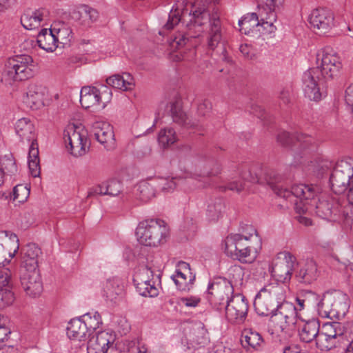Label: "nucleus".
<instances>
[{
    "instance_id": "nucleus-1",
    "label": "nucleus",
    "mask_w": 353,
    "mask_h": 353,
    "mask_svg": "<svg viewBox=\"0 0 353 353\" xmlns=\"http://www.w3.org/2000/svg\"><path fill=\"white\" fill-rule=\"evenodd\" d=\"M186 0H176L170 11L167 22L163 27V30H172L179 22L185 24L190 31L194 34L186 35L178 33L172 37L169 44L174 50H180L185 46L192 47V39L197 37L203 31L202 26L210 23V30L208 37V50L214 51L221 56V59L228 61L225 43L222 39L221 23L219 14L215 12L212 14L205 8H198L188 12L186 8Z\"/></svg>"
},
{
    "instance_id": "nucleus-2",
    "label": "nucleus",
    "mask_w": 353,
    "mask_h": 353,
    "mask_svg": "<svg viewBox=\"0 0 353 353\" xmlns=\"http://www.w3.org/2000/svg\"><path fill=\"white\" fill-rule=\"evenodd\" d=\"M268 183L274 193L285 199L294 197L300 200L295 201V209L299 213H304L310 207L315 206L316 214L320 218L328 221H336L340 219V204L337 198L330 195H322L316 203L314 199L318 188L313 185L298 184L290 190L288 187V179L283 175L274 171L268 174Z\"/></svg>"
},
{
    "instance_id": "nucleus-3",
    "label": "nucleus",
    "mask_w": 353,
    "mask_h": 353,
    "mask_svg": "<svg viewBox=\"0 0 353 353\" xmlns=\"http://www.w3.org/2000/svg\"><path fill=\"white\" fill-rule=\"evenodd\" d=\"M316 60L318 66L305 71L302 77L305 96L314 101L322 99L321 86L324 80L337 76L342 68L339 57L329 48L321 50L317 53Z\"/></svg>"
},
{
    "instance_id": "nucleus-4",
    "label": "nucleus",
    "mask_w": 353,
    "mask_h": 353,
    "mask_svg": "<svg viewBox=\"0 0 353 353\" xmlns=\"http://www.w3.org/2000/svg\"><path fill=\"white\" fill-rule=\"evenodd\" d=\"M168 224L160 219L143 220L136 228L138 242L144 246L157 248L165 244L169 237Z\"/></svg>"
},
{
    "instance_id": "nucleus-5",
    "label": "nucleus",
    "mask_w": 353,
    "mask_h": 353,
    "mask_svg": "<svg viewBox=\"0 0 353 353\" xmlns=\"http://www.w3.org/2000/svg\"><path fill=\"white\" fill-rule=\"evenodd\" d=\"M351 327L349 322L325 323L315 341L316 347L321 351H328L340 346L345 341H349L347 335L350 333Z\"/></svg>"
},
{
    "instance_id": "nucleus-6",
    "label": "nucleus",
    "mask_w": 353,
    "mask_h": 353,
    "mask_svg": "<svg viewBox=\"0 0 353 353\" xmlns=\"http://www.w3.org/2000/svg\"><path fill=\"white\" fill-rule=\"evenodd\" d=\"M285 299L283 287L278 284H269L260 290L256 294L254 306L261 316H271L272 318L280 303Z\"/></svg>"
},
{
    "instance_id": "nucleus-7",
    "label": "nucleus",
    "mask_w": 353,
    "mask_h": 353,
    "mask_svg": "<svg viewBox=\"0 0 353 353\" xmlns=\"http://www.w3.org/2000/svg\"><path fill=\"white\" fill-rule=\"evenodd\" d=\"M346 294L334 291L325 292L317 304L319 313L324 317L339 319L347 310Z\"/></svg>"
},
{
    "instance_id": "nucleus-8",
    "label": "nucleus",
    "mask_w": 353,
    "mask_h": 353,
    "mask_svg": "<svg viewBox=\"0 0 353 353\" xmlns=\"http://www.w3.org/2000/svg\"><path fill=\"white\" fill-rule=\"evenodd\" d=\"M234 295L233 285L225 279H220L208 285L207 299L216 310H223Z\"/></svg>"
},
{
    "instance_id": "nucleus-9",
    "label": "nucleus",
    "mask_w": 353,
    "mask_h": 353,
    "mask_svg": "<svg viewBox=\"0 0 353 353\" xmlns=\"http://www.w3.org/2000/svg\"><path fill=\"white\" fill-rule=\"evenodd\" d=\"M261 248L248 241V239L240 236L239 234H231L225 241V253L243 263L248 262L247 258L250 256L252 250L256 252Z\"/></svg>"
},
{
    "instance_id": "nucleus-10",
    "label": "nucleus",
    "mask_w": 353,
    "mask_h": 353,
    "mask_svg": "<svg viewBox=\"0 0 353 353\" xmlns=\"http://www.w3.org/2000/svg\"><path fill=\"white\" fill-rule=\"evenodd\" d=\"M63 139L66 148L75 157L83 156L88 151V141L85 132H81L79 127L68 125L64 130Z\"/></svg>"
},
{
    "instance_id": "nucleus-11",
    "label": "nucleus",
    "mask_w": 353,
    "mask_h": 353,
    "mask_svg": "<svg viewBox=\"0 0 353 353\" xmlns=\"http://www.w3.org/2000/svg\"><path fill=\"white\" fill-rule=\"evenodd\" d=\"M353 181V166L346 161H341L336 165L330 178L331 188L336 194L343 193L351 186Z\"/></svg>"
},
{
    "instance_id": "nucleus-12",
    "label": "nucleus",
    "mask_w": 353,
    "mask_h": 353,
    "mask_svg": "<svg viewBox=\"0 0 353 353\" xmlns=\"http://www.w3.org/2000/svg\"><path fill=\"white\" fill-rule=\"evenodd\" d=\"M225 312V318L232 324H243L247 316L249 310L248 301L241 294H236L231 297L230 301L223 308Z\"/></svg>"
},
{
    "instance_id": "nucleus-13",
    "label": "nucleus",
    "mask_w": 353,
    "mask_h": 353,
    "mask_svg": "<svg viewBox=\"0 0 353 353\" xmlns=\"http://www.w3.org/2000/svg\"><path fill=\"white\" fill-rule=\"evenodd\" d=\"M153 277V271L148 265L142 266L137 272L133 278V282L137 291L143 296L155 297L159 294V290L154 281L150 278Z\"/></svg>"
},
{
    "instance_id": "nucleus-14",
    "label": "nucleus",
    "mask_w": 353,
    "mask_h": 353,
    "mask_svg": "<svg viewBox=\"0 0 353 353\" xmlns=\"http://www.w3.org/2000/svg\"><path fill=\"white\" fill-rule=\"evenodd\" d=\"M297 312L294 305L290 302L283 301L274 315L272 321L275 323L276 332H283L296 322Z\"/></svg>"
},
{
    "instance_id": "nucleus-15",
    "label": "nucleus",
    "mask_w": 353,
    "mask_h": 353,
    "mask_svg": "<svg viewBox=\"0 0 353 353\" xmlns=\"http://www.w3.org/2000/svg\"><path fill=\"white\" fill-rule=\"evenodd\" d=\"M334 14L326 8L313 10L309 17L310 25L320 35L327 33L334 26Z\"/></svg>"
},
{
    "instance_id": "nucleus-16",
    "label": "nucleus",
    "mask_w": 353,
    "mask_h": 353,
    "mask_svg": "<svg viewBox=\"0 0 353 353\" xmlns=\"http://www.w3.org/2000/svg\"><path fill=\"white\" fill-rule=\"evenodd\" d=\"M99 11L86 4H81L70 12L72 20L83 29L88 28L99 19Z\"/></svg>"
},
{
    "instance_id": "nucleus-17",
    "label": "nucleus",
    "mask_w": 353,
    "mask_h": 353,
    "mask_svg": "<svg viewBox=\"0 0 353 353\" xmlns=\"http://www.w3.org/2000/svg\"><path fill=\"white\" fill-rule=\"evenodd\" d=\"M296 258L290 252L284 253L283 259L276 260L272 267V276L281 283L290 281L294 270Z\"/></svg>"
},
{
    "instance_id": "nucleus-18",
    "label": "nucleus",
    "mask_w": 353,
    "mask_h": 353,
    "mask_svg": "<svg viewBox=\"0 0 353 353\" xmlns=\"http://www.w3.org/2000/svg\"><path fill=\"white\" fill-rule=\"evenodd\" d=\"M20 272V282L26 294L31 297L39 296L43 291V283L39 271Z\"/></svg>"
},
{
    "instance_id": "nucleus-19",
    "label": "nucleus",
    "mask_w": 353,
    "mask_h": 353,
    "mask_svg": "<svg viewBox=\"0 0 353 353\" xmlns=\"http://www.w3.org/2000/svg\"><path fill=\"white\" fill-rule=\"evenodd\" d=\"M41 248L35 243H28L22 250L19 272L39 271V259L41 256Z\"/></svg>"
},
{
    "instance_id": "nucleus-20",
    "label": "nucleus",
    "mask_w": 353,
    "mask_h": 353,
    "mask_svg": "<svg viewBox=\"0 0 353 353\" xmlns=\"http://www.w3.org/2000/svg\"><path fill=\"white\" fill-rule=\"evenodd\" d=\"M276 140L283 146L293 145L303 149H306L315 143L314 138L306 134L296 132L294 134H290L285 131L279 132Z\"/></svg>"
},
{
    "instance_id": "nucleus-21",
    "label": "nucleus",
    "mask_w": 353,
    "mask_h": 353,
    "mask_svg": "<svg viewBox=\"0 0 353 353\" xmlns=\"http://www.w3.org/2000/svg\"><path fill=\"white\" fill-rule=\"evenodd\" d=\"M195 172L191 177L201 181L202 179L215 176L221 172V165L213 158L199 159L195 165Z\"/></svg>"
},
{
    "instance_id": "nucleus-22",
    "label": "nucleus",
    "mask_w": 353,
    "mask_h": 353,
    "mask_svg": "<svg viewBox=\"0 0 353 353\" xmlns=\"http://www.w3.org/2000/svg\"><path fill=\"white\" fill-rule=\"evenodd\" d=\"M172 279L177 288L181 291H189L195 280V275L191 272L189 263L180 261L178 263L176 274Z\"/></svg>"
},
{
    "instance_id": "nucleus-23",
    "label": "nucleus",
    "mask_w": 353,
    "mask_h": 353,
    "mask_svg": "<svg viewBox=\"0 0 353 353\" xmlns=\"http://www.w3.org/2000/svg\"><path fill=\"white\" fill-rule=\"evenodd\" d=\"M92 133L97 141L107 150H112L115 147V139L112 127L103 122H96L92 125Z\"/></svg>"
},
{
    "instance_id": "nucleus-24",
    "label": "nucleus",
    "mask_w": 353,
    "mask_h": 353,
    "mask_svg": "<svg viewBox=\"0 0 353 353\" xmlns=\"http://www.w3.org/2000/svg\"><path fill=\"white\" fill-rule=\"evenodd\" d=\"M114 340L115 335L112 332H99L89 339L88 350L92 353H106Z\"/></svg>"
},
{
    "instance_id": "nucleus-25",
    "label": "nucleus",
    "mask_w": 353,
    "mask_h": 353,
    "mask_svg": "<svg viewBox=\"0 0 353 353\" xmlns=\"http://www.w3.org/2000/svg\"><path fill=\"white\" fill-rule=\"evenodd\" d=\"M33 64L15 66L13 68H5L1 77V81L11 83L12 81H21L31 78L34 74Z\"/></svg>"
},
{
    "instance_id": "nucleus-26",
    "label": "nucleus",
    "mask_w": 353,
    "mask_h": 353,
    "mask_svg": "<svg viewBox=\"0 0 353 353\" xmlns=\"http://www.w3.org/2000/svg\"><path fill=\"white\" fill-rule=\"evenodd\" d=\"M188 348H196L208 342V331L204 325L199 323L193 325L185 334Z\"/></svg>"
},
{
    "instance_id": "nucleus-27",
    "label": "nucleus",
    "mask_w": 353,
    "mask_h": 353,
    "mask_svg": "<svg viewBox=\"0 0 353 353\" xmlns=\"http://www.w3.org/2000/svg\"><path fill=\"white\" fill-rule=\"evenodd\" d=\"M80 103L83 108L88 109L92 107L105 108V102L102 101V93L96 87L85 86L81 90Z\"/></svg>"
},
{
    "instance_id": "nucleus-28",
    "label": "nucleus",
    "mask_w": 353,
    "mask_h": 353,
    "mask_svg": "<svg viewBox=\"0 0 353 353\" xmlns=\"http://www.w3.org/2000/svg\"><path fill=\"white\" fill-rule=\"evenodd\" d=\"M48 94L45 86L30 84L28 88L25 103L32 109L37 110L44 105V101Z\"/></svg>"
},
{
    "instance_id": "nucleus-29",
    "label": "nucleus",
    "mask_w": 353,
    "mask_h": 353,
    "mask_svg": "<svg viewBox=\"0 0 353 353\" xmlns=\"http://www.w3.org/2000/svg\"><path fill=\"white\" fill-rule=\"evenodd\" d=\"M296 280L301 283L308 285L316 280L319 276L317 265L312 260L307 261L295 271Z\"/></svg>"
},
{
    "instance_id": "nucleus-30",
    "label": "nucleus",
    "mask_w": 353,
    "mask_h": 353,
    "mask_svg": "<svg viewBox=\"0 0 353 353\" xmlns=\"http://www.w3.org/2000/svg\"><path fill=\"white\" fill-rule=\"evenodd\" d=\"M239 30L245 35H254L261 33L259 28L260 26V17L259 13H249L244 16L239 21Z\"/></svg>"
},
{
    "instance_id": "nucleus-31",
    "label": "nucleus",
    "mask_w": 353,
    "mask_h": 353,
    "mask_svg": "<svg viewBox=\"0 0 353 353\" xmlns=\"http://www.w3.org/2000/svg\"><path fill=\"white\" fill-rule=\"evenodd\" d=\"M15 132L23 142L30 143L37 139L34 124L28 118H21L16 122Z\"/></svg>"
},
{
    "instance_id": "nucleus-32",
    "label": "nucleus",
    "mask_w": 353,
    "mask_h": 353,
    "mask_svg": "<svg viewBox=\"0 0 353 353\" xmlns=\"http://www.w3.org/2000/svg\"><path fill=\"white\" fill-rule=\"evenodd\" d=\"M241 342L247 350H258L264 343L261 334L252 329H245L241 334Z\"/></svg>"
},
{
    "instance_id": "nucleus-33",
    "label": "nucleus",
    "mask_w": 353,
    "mask_h": 353,
    "mask_svg": "<svg viewBox=\"0 0 353 353\" xmlns=\"http://www.w3.org/2000/svg\"><path fill=\"white\" fill-rule=\"evenodd\" d=\"M108 85L123 91L132 90L134 87V79L130 74L125 72L122 75L113 74L106 79Z\"/></svg>"
},
{
    "instance_id": "nucleus-34",
    "label": "nucleus",
    "mask_w": 353,
    "mask_h": 353,
    "mask_svg": "<svg viewBox=\"0 0 353 353\" xmlns=\"http://www.w3.org/2000/svg\"><path fill=\"white\" fill-rule=\"evenodd\" d=\"M320 324L316 319L310 320L303 323L299 328V336L301 341L303 343H311L316 341L319 332Z\"/></svg>"
},
{
    "instance_id": "nucleus-35",
    "label": "nucleus",
    "mask_w": 353,
    "mask_h": 353,
    "mask_svg": "<svg viewBox=\"0 0 353 353\" xmlns=\"http://www.w3.org/2000/svg\"><path fill=\"white\" fill-rule=\"evenodd\" d=\"M37 41L39 46L47 52L54 51L59 43L52 28L42 29L37 35Z\"/></svg>"
},
{
    "instance_id": "nucleus-36",
    "label": "nucleus",
    "mask_w": 353,
    "mask_h": 353,
    "mask_svg": "<svg viewBox=\"0 0 353 353\" xmlns=\"http://www.w3.org/2000/svg\"><path fill=\"white\" fill-rule=\"evenodd\" d=\"M43 9L32 10L28 9L21 17V23L27 30H33L39 28L43 19Z\"/></svg>"
},
{
    "instance_id": "nucleus-37",
    "label": "nucleus",
    "mask_w": 353,
    "mask_h": 353,
    "mask_svg": "<svg viewBox=\"0 0 353 353\" xmlns=\"http://www.w3.org/2000/svg\"><path fill=\"white\" fill-rule=\"evenodd\" d=\"M122 190V184L118 180H110L93 188L92 192L88 193V196L92 194L117 196Z\"/></svg>"
},
{
    "instance_id": "nucleus-38",
    "label": "nucleus",
    "mask_w": 353,
    "mask_h": 353,
    "mask_svg": "<svg viewBox=\"0 0 353 353\" xmlns=\"http://www.w3.org/2000/svg\"><path fill=\"white\" fill-rule=\"evenodd\" d=\"M87 332V327L81 317L70 320L67 327V335L70 339L81 341L85 338Z\"/></svg>"
},
{
    "instance_id": "nucleus-39",
    "label": "nucleus",
    "mask_w": 353,
    "mask_h": 353,
    "mask_svg": "<svg viewBox=\"0 0 353 353\" xmlns=\"http://www.w3.org/2000/svg\"><path fill=\"white\" fill-rule=\"evenodd\" d=\"M170 114L174 123L186 127H195L198 125L197 123L188 121L186 114L182 110L181 104L175 101L170 103Z\"/></svg>"
},
{
    "instance_id": "nucleus-40",
    "label": "nucleus",
    "mask_w": 353,
    "mask_h": 353,
    "mask_svg": "<svg viewBox=\"0 0 353 353\" xmlns=\"http://www.w3.org/2000/svg\"><path fill=\"white\" fill-rule=\"evenodd\" d=\"M52 29L57 40L63 45H68L73 39L71 28L64 22H58L53 25Z\"/></svg>"
},
{
    "instance_id": "nucleus-41",
    "label": "nucleus",
    "mask_w": 353,
    "mask_h": 353,
    "mask_svg": "<svg viewBox=\"0 0 353 353\" xmlns=\"http://www.w3.org/2000/svg\"><path fill=\"white\" fill-rule=\"evenodd\" d=\"M241 177L244 181H234L228 183L225 187V189L236 191L237 192L243 190L245 187V181H249L251 183H257L259 182V178L256 174H252L250 170H244L241 174Z\"/></svg>"
},
{
    "instance_id": "nucleus-42",
    "label": "nucleus",
    "mask_w": 353,
    "mask_h": 353,
    "mask_svg": "<svg viewBox=\"0 0 353 353\" xmlns=\"http://www.w3.org/2000/svg\"><path fill=\"white\" fill-rule=\"evenodd\" d=\"M104 292L107 299L114 301L117 297L123 294V285L118 279H112L107 281Z\"/></svg>"
},
{
    "instance_id": "nucleus-43",
    "label": "nucleus",
    "mask_w": 353,
    "mask_h": 353,
    "mask_svg": "<svg viewBox=\"0 0 353 353\" xmlns=\"http://www.w3.org/2000/svg\"><path fill=\"white\" fill-rule=\"evenodd\" d=\"M260 17V26L263 28L261 33L263 34H272L276 30V26L275 23L277 19V13L270 12L265 13L264 15L259 14Z\"/></svg>"
},
{
    "instance_id": "nucleus-44",
    "label": "nucleus",
    "mask_w": 353,
    "mask_h": 353,
    "mask_svg": "<svg viewBox=\"0 0 353 353\" xmlns=\"http://www.w3.org/2000/svg\"><path fill=\"white\" fill-rule=\"evenodd\" d=\"M0 170L3 174L10 176L17 174L18 168L12 154L8 153L0 157Z\"/></svg>"
},
{
    "instance_id": "nucleus-45",
    "label": "nucleus",
    "mask_w": 353,
    "mask_h": 353,
    "mask_svg": "<svg viewBox=\"0 0 353 353\" xmlns=\"http://www.w3.org/2000/svg\"><path fill=\"white\" fill-rule=\"evenodd\" d=\"M224 203L221 199L210 201L208 204L206 216L210 221H216L221 216Z\"/></svg>"
},
{
    "instance_id": "nucleus-46",
    "label": "nucleus",
    "mask_w": 353,
    "mask_h": 353,
    "mask_svg": "<svg viewBox=\"0 0 353 353\" xmlns=\"http://www.w3.org/2000/svg\"><path fill=\"white\" fill-rule=\"evenodd\" d=\"M257 3L258 12L259 14L264 15L265 13L276 12L280 9L283 0H255Z\"/></svg>"
},
{
    "instance_id": "nucleus-47",
    "label": "nucleus",
    "mask_w": 353,
    "mask_h": 353,
    "mask_svg": "<svg viewBox=\"0 0 353 353\" xmlns=\"http://www.w3.org/2000/svg\"><path fill=\"white\" fill-rule=\"evenodd\" d=\"M137 196L141 201L148 202L153 199L156 195L154 186L146 181L139 183L137 186Z\"/></svg>"
},
{
    "instance_id": "nucleus-48",
    "label": "nucleus",
    "mask_w": 353,
    "mask_h": 353,
    "mask_svg": "<svg viewBox=\"0 0 353 353\" xmlns=\"http://www.w3.org/2000/svg\"><path fill=\"white\" fill-rule=\"evenodd\" d=\"M85 326L87 327V331L95 330L102 324V319L98 312H88L81 316Z\"/></svg>"
},
{
    "instance_id": "nucleus-49",
    "label": "nucleus",
    "mask_w": 353,
    "mask_h": 353,
    "mask_svg": "<svg viewBox=\"0 0 353 353\" xmlns=\"http://www.w3.org/2000/svg\"><path fill=\"white\" fill-rule=\"evenodd\" d=\"M243 238L248 239V241L254 243L256 247H261L262 245L261 239L259 236L257 230L251 225H245L241 227V233L239 234Z\"/></svg>"
},
{
    "instance_id": "nucleus-50",
    "label": "nucleus",
    "mask_w": 353,
    "mask_h": 353,
    "mask_svg": "<svg viewBox=\"0 0 353 353\" xmlns=\"http://www.w3.org/2000/svg\"><path fill=\"white\" fill-rule=\"evenodd\" d=\"M176 140V132L174 130L171 128H164L159 133L158 141L163 148L172 145Z\"/></svg>"
},
{
    "instance_id": "nucleus-51",
    "label": "nucleus",
    "mask_w": 353,
    "mask_h": 353,
    "mask_svg": "<svg viewBox=\"0 0 353 353\" xmlns=\"http://www.w3.org/2000/svg\"><path fill=\"white\" fill-rule=\"evenodd\" d=\"M33 64L32 57L28 54H19L9 58L5 68H13L15 66L26 65Z\"/></svg>"
},
{
    "instance_id": "nucleus-52",
    "label": "nucleus",
    "mask_w": 353,
    "mask_h": 353,
    "mask_svg": "<svg viewBox=\"0 0 353 353\" xmlns=\"http://www.w3.org/2000/svg\"><path fill=\"white\" fill-rule=\"evenodd\" d=\"M30 195V189L27 185L19 184L14 187L12 192V199L18 203H23Z\"/></svg>"
},
{
    "instance_id": "nucleus-53",
    "label": "nucleus",
    "mask_w": 353,
    "mask_h": 353,
    "mask_svg": "<svg viewBox=\"0 0 353 353\" xmlns=\"http://www.w3.org/2000/svg\"><path fill=\"white\" fill-rule=\"evenodd\" d=\"M14 293L6 287L0 288V309L12 304L14 301Z\"/></svg>"
},
{
    "instance_id": "nucleus-54",
    "label": "nucleus",
    "mask_w": 353,
    "mask_h": 353,
    "mask_svg": "<svg viewBox=\"0 0 353 353\" xmlns=\"http://www.w3.org/2000/svg\"><path fill=\"white\" fill-rule=\"evenodd\" d=\"M200 303L201 298L196 296L181 297L177 301L179 305H184L187 307H196Z\"/></svg>"
},
{
    "instance_id": "nucleus-55",
    "label": "nucleus",
    "mask_w": 353,
    "mask_h": 353,
    "mask_svg": "<svg viewBox=\"0 0 353 353\" xmlns=\"http://www.w3.org/2000/svg\"><path fill=\"white\" fill-rule=\"evenodd\" d=\"M212 103L208 100H204L199 104L197 108V113L199 115L205 117L208 115L212 110Z\"/></svg>"
},
{
    "instance_id": "nucleus-56",
    "label": "nucleus",
    "mask_w": 353,
    "mask_h": 353,
    "mask_svg": "<svg viewBox=\"0 0 353 353\" xmlns=\"http://www.w3.org/2000/svg\"><path fill=\"white\" fill-rule=\"evenodd\" d=\"M30 143L31 145L28 152V160H39V148L37 139L32 140Z\"/></svg>"
},
{
    "instance_id": "nucleus-57",
    "label": "nucleus",
    "mask_w": 353,
    "mask_h": 353,
    "mask_svg": "<svg viewBox=\"0 0 353 353\" xmlns=\"http://www.w3.org/2000/svg\"><path fill=\"white\" fill-rule=\"evenodd\" d=\"M152 152V148L149 143H145L139 146L136 150V155L138 158L142 159L149 157Z\"/></svg>"
},
{
    "instance_id": "nucleus-58",
    "label": "nucleus",
    "mask_w": 353,
    "mask_h": 353,
    "mask_svg": "<svg viewBox=\"0 0 353 353\" xmlns=\"http://www.w3.org/2000/svg\"><path fill=\"white\" fill-rule=\"evenodd\" d=\"M39 162V160H28V167L30 174L33 177H37L40 175Z\"/></svg>"
},
{
    "instance_id": "nucleus-59",
    "label": "nucleus",
    "mask_w": 353,
    "mask_h": 353,
    "mask_svg": "<svg viewBox=\"0 0 353 353\" xmlns=\"http://www.w3.org/2000/svg\"><path fill=\"white\" fill-rule=\"evenodd\" d=\"M9 281L8 270L0 267V288L8 287Z\"/></svg>"
},
{
    "instance_id": "nucleus-60",
    "label": "nucleus",
    "mask_w": 353,
    "mask_h": 353,
    "mask_svg": "<svg viewBox=\"0 0 353 353\" xmlns=\"http://www.w3.org/2000/svg\"><path fill=\"white\" fill-rule=\"evenodd\" d=\"M239 51L247 59H252L254 57V54L252 52V48L246 43L241 44L239 46Z\"/></svg>"
},
{
    "instance_id": "nucleus-61",
    "label": "nucleus",
    "mask_w": 353,
    "mask_h": 353,
    "mask_svg": "<svg viewBox=\"0 0 353 353\" xmlns=\"http://www.w3.org/2000/svg\"><path fill=\"white\" fill-rule=\"evenodd\" d=\"M5 233L6 236H9L10 239L16 243V247L14 250V252L12 254H10V256L12 258L15 256V254L17 252L19 248V239L17 234H15L14 233L10 232L8 234V232H5Z\"/></svg>"
},
{
    "instance_id": "nucleus-62",
    "label": "nucleus",
    "mask_w": 353,
    "mask_h": 353,
    "mask_svg": "<svg viewBox=\"0 0 353 353\" xmlns=\"http://www.w3.org/2000/svg\"><path fill=\"white\" fill-rule=\"evenodd\" d=\"M279 99L283 103L288 104L290 101L289 91L285 90H281L279 94Z\"/></svg>"
},
{
    "instance_id": "nucleus-63",
    "label": "nucleus",
    "mask_w": 353,
    "mask_h": 353,
    "mask_svg": "<svg viewBox=\"0 0 353 353\" xmlns=\"http://www.w3.org/2000/svg\"><path fill=\"white\" fill-rule=\"evenodd\" d=\"M12 0H0V13L3 12L11 6Z\"/></svg>"
},
{
    "instance_id": "nucleus-64",
    "label": "nucleus",
    "mask_w": 353,
    "mask_h": 353,
    "mask_svg": "<svg viewBox=\"0 0 353 353\" xmlns=\"http://www.w3.org/2000/svg\"><path fill=\"white\" fill-rule=\"evenodd\" d=\"M326 163H323L322 165H318L316 169L314 170V172L318 176L323 175L327 169Z\"/></svg>"
}]
</instances>
